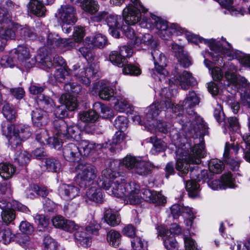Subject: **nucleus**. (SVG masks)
Instances as JSON below:
<instances>
[{"label": "nucleus", "mask_w": 250, "mask_h": 250, "mask_svg": "<svg viewBox=\"0 0 250 250\" xmlns=\"http://www.w3.org/2000/svg\"><path fill=\"white\" fill-rule=\"evenodd\" d=\"M184 35L188 42L197 44L204 42L208 44L211 52L208 54L214 61H219V56L223 55L228 58L229 60L237 59L241 64L244 66L250 67V54H246L238 50L233 49L231 44L222 37L223 43L221 44L215 39H204L191 32L186 31L177 25L172 24L168 26L166 21L157 16V35L163 39L167 40L171 35Z\"/></svg>", "instance_id": "1"}, {"label": "nucleus", "mask_w": 250, "mask_h": 250, "mask_svg": "<svg viewBox=\"0 0 250 250\" xmlns=\"http://www.w3.org/2000/svg\"><path fill=\"white\" fill-rule=\"evenodd\" d=\"M98 186L105 189L108 194L124 198L131 205H137L143 200L155 203L156 192L146 188L141 190L140 186L135 182H126L118 172L106 168L102 171L97 182Z\"/></svg>", "instance_id": "2"}, {"label": "nucleus", "mask_w": 250, "mask_h": 250, "mask_svg": "<svg viewBox=\"0 0 250 250\" xmlns=\"http://www.w3.org/2000/svg\"><path fill=\"white\" fill-rule=\"evenodd\" d=\"M205 153L204 143L202 140L198 144L190 147V150H185L183 148L178 149L176 167L179 171V175L183 177L184 181L185 180L184 176L188 173L189 164H199Z\"/></svg>", "instance_id": "3"}, {"label": "nucleus", "mask_w": 250, "mask_h": 250, "mask_svg": "<svg viewBox=\"0 0 250 250\" xmlns=\"http://www.w3.org/2000/svg\"><path fill=\"white\" fill-rule=\"evenodd\" d=\"M64 89L67 93L61 95L59 101L62 104L57 106L54 110L55 117L60 119L64 118L67 116V110L73 111L77 108V100L71 94H79L82 90V87L80 84L75 83H68L64 85Z\"/></svg>", "instance_id": "4"}, {"label": "nucleus", "mask_w": 250, "mask_h": 250, "mask_svg": "<svg viewBox=\"0 0 250 250\" xmlns=\"http://www.w3.org/2000/svg\"><path fill=\"white\" fill-rule=\"evenodd\" d=\"M146 12V9L142 4H138L137 6L128 4L123 11V20L129 25H134L139 22L141 27L152 29L155 26L156 23V16L151 14V18H143L141 20V12Z\"/></svg>", "instance_id": "5"}, {"label": "nucleus", "mask_w": 250, "mask_h": 250, "mask_svg": "<svg viewBox=\"0 0 250 250\" xmlns=\"http://www.w3.org/2000/svg\"><path fill=\"white\" fill-rule=\"evenodd\" d=\"M2 131L7 139L8 146L11 148L20 146L22 142L31 135L29 127L22 124H8L6 126H2Z\"/></svg>", "instance_id": "6"}, {"label": "nucleus", "mask_w": 250, "mask_h": 250, "mask_svg": "<svg viewBox=\"0 0 250 250\" xmlns=\"http://www.w3.org/2000/svg\"><path fill=\"white\" fill-rule=\"evenodd\" d=\"M76 182L81 188H85L91 185L97 176V170L94 166L88 164H79Z\"/></svg>", "instance_id": "7"}, {"label": "nucleus", "mask_w": 250, "mask_h": 250, "mask_svg": "<svg viewBox=\"0 0 250 250\" xmlns=\"http://www.w3.org/2000/svg\"><path fill=\"white\" fill-rule=\"evenodd\" d=\"M173 78L169 80V84L171 88H173L172 85L179 84L182 89L186 90L189 88L190 86H193L197 83L195 79L192 76V74L187 71L179 72L175 69L173 74Z\"/></svg>", "instance_id": "8"}, {"label": "nucleus", "mask_w": 250, "mask_h": 250, "mask_svg": "<svg viewBox=\"0 0 250 250\" xmlns=\"http://www.w3.org/2000/svg\"><path fill=\"white\" fill-rule=\"evenodd\" d=\"M98 71V67L92 64L85 68L75 66L73 73L78 81L88 86L90 84L92 79L96 77Z\"/></svg>", "instance_id": "9"}, {"label": "nucleus", "mask_w": 250, "mask_h": 250, "mask_svg": "<svg viewBox=\"0 0 250 250\" xmlns=\"http://www.w3.org/2000/svg\"><path fill=\"white\" fill-rule=\"evenodd\" d=\"M170 210L174 219H177L182 215L186 218L187 226H191L194 216L190 208L184 207L179 204H174L171 207Z\"/></svg>", "instance_id": "10"}, {"label": "nucleus", "mask_w": 250, "mask_h": 250, "mask_svg": "<svg viewBox=\"0 0 250 250\" xmlns=\"http://www.w3.org/2000/svg\"><path fill=\"white\" fill-rule=\"evenodd\" d=\"M199 172L197 166L190 167L189 176L191 180H188L186 183V190L188 193L189 196L191 198L196 197L199 194V185L195 181V179H199Z\"/></svg>", "instance_id": "11"}, {"label": "nucleus", "mask_w": 250, "mask_h": 250, "mask_svg": "<svg viewBox=\"0 0 250 250\" xmlns=\"http://www.w3.org/2000/svg\"><path fill=\"white\" fill-rule=\"evenodd\" d=\"M58 17L62 23L73 24L76 21V10L69 4L62 5L58 9Z\"/></svg>", "instance_id": "12"}, {"label": "nucleus", "mask_w": 250, "mask_h": 250, "mask_svg": "<svg viewBox=\"0 0 250 250\" xmlns=\"http://www.w3.org/2000/svg\"><path fill=\"white\" fill-rule=\"evenodd\" d=\"M208 186L213 190L225 189L228 188L235 187L232 174L228 172L222 176L221 180H215L208 183Z\"/></svg>", "instance_id": "13"}, {"label": "nucleus", "mask_w": 250, "mask_h": 250, "mask_svg": "<svg viewBox=\"0 0 250 250\" xmlns=\"http://www.w3.org/2000/svg\"><path fill=\"white\" fill-rule=\"evenodd\" d=\"M123 21L121 16L111 14L107 16L106 21L109 27V32L113 37H119V30L124 26Z\"/></svg>", "instance_id": "14"}, {"label": "nucleus", "mask_w": 250, "mask_h": 250, "mask_svg": "<svg viewBox=\"0 0 250 250\" xmlns=\"http://www.w3.org/2000/svg\"><path fill=\"white\" fill-rule=\"evenodd\" d=\"M93 95L98 94L99 97L104 100H109L114 96V90L102 82L94 83L91 90Z\"/></svg>", "instance_id": "15"}, {"label": "nucleus", "mask_w": 250, "mask_h": 250, "mask_svg": "<svg viewBox=\"0 0 250 250\" xmlns=\"http://www.w3.org/2000/svg\"><path fill=\"white\" fill-rule=\"evenodd\" d=\"M80 148L74 143H70L65 146L62 149L64 158L67 161L79 162L82 157Z\"/></svg>", "instance_id": "16"}, {"label": "nucleus", "mask_w": 250, "mask_h": 250, "mask_svg": "<svg viewBox=\"0 0 250 250\" xmlns=\"http://www.w3.org/2000/svg\"><path fill=\"white\" fill-rule=\"evenodd\" d=\"M239 150V147L237 144H235L234 143L229 144V143H226L225 147L224 157L225 158L226 163L229 165L230 168L233 170H237L240 166V163L237 161H235L229 156L230 153L233 152L236 154Z\"/></svg>", "instance_id": "17"}, {"label": "nucleus", "mask_w": 250, "mask_h": 250, "mask_svg": "<svg viewBox=\"0 0 250 250\" xmlns=\"http://www.w3.org/2000/svg\"><path fill=\"white\" fill-rule=\"evenodd\" d=\"M171 47V51L183 67H188L191 64V59L188 53L184 50L183 46L172 42Z\"/></svg>", "instance_id": "18"}, {"label": "nucleus", "mask_w": 250, "mask_h": 250, "mask_svg": "<svg viewBox=\"0 0 250 250\" xmlns=\"http://www.w3.org/2000/svg\"><path fill=\"white\" fill-rule=\"evenodd\" d=\"M147 110L146 121L144 122V125L148 131L155 134L156 132V104H152L148 107Z\"/></svg>", "instance_id": "19"}, {"label": "nucleus", "mask_w": 250, "mask_h": 250, "mask_svg": "<svg viewBox=\"0 0 250 250\" xmlns=\"http://www.w3.org/2000/svg\"><path fill=\"white\" fill-rule=\"evenodd\" d=\"M58 191L60 195L66 199H72L79 196L80 193L79 188L72 185L65 184L61 185Z\"/></svg>", "instance_id": "20"}, {"label": "nucleus", "mask_w": 250, "mask_h": 250, "mask_svg": "<svg viewBox=\"0 0 250 250\" xmlns=\"http://www.w3.org/2000/svg\"><path fill=\"white\" fill-rule=\"evenodd\" d=\"M12 51L17 61L23 65L28 68L32 66L30 62H27L29 59V51L27 48L23 45H19Z\"/></svg>", "instance_id": "21"}, {"label": "nucleus", "mask_w": 250, "mask_h": 250, "mask_svg": "<svg viewBox=\"0 0 250 250\" xmlns=\"http://www.w3.org/2000/svg\"><path fill=\"white\" fill-rule=\"evenodd\" d=\"M31 115L33 123L37 127L45 125L49 121L46 111L41 108H36L33 110Z\"/></svg>", "instance_id": "22"}, {"label": "nucleus", "mask_w": 250, "mask_h": 250, "mask_svg": "<svg viewBox=\"0 0 250 250\" xmlns=\"http://www.w3.org/2000/svg\"><path fill=\"white\" fill-rule=\"evenodd\" d=\"M199 103V99L196 94L193 91H189L182 104V109L185 110L189 115L194 114L193 107Z\"/></svg>", "instance_id": "23"}, {"label": "nucleus", "mask_w": 250, "mask_h": 250, "mask_svg": "<svg viewBox=\"0 0 250 250\" xmlns=\"http://www.w3.org/2000/svg\"><path fill=\"white\" fill-rule=\"evenodd\" d=\"M85 45L90 47L103 48L107 43L106 37L101 34H97L93 37H87L84 40Z\"/></svg>", "instance_id": "24"}, {"label": "nucleus", "mask_w": 250, "mask_h": 250, "mask_svg": "<svg viewBox=\"0 0 250 250\" xmlns=\"http://www.w3.org/2000/svg\"><path fill=\"white\" fill-rule=\"evenodd\" d=\"M85 196L86 202L88 200L97 204H101L104 201L102 190L96 186H92L88 188L86 192Z\"/></svg>", "instance_id": "25"}, {"label": "nucleus", "mask_w": 250, "mask_h": 250, "mask_svg": "<svg viewBox=\"0 0 250 250\" xmlns=\"http://www.w3.org/2000/svg\"><path fill=\"white\" fill-rule=\"evenodd\" d=\"M191 125V131H193L196 136L204 135L206 130V125L204 122L203 119L199 116L194 115L193 116Z\"/></svg>", "instance_id": "26"}, {"label": "nucleus", "mask_w": 250, "mask_h": 250, "mask_svg": "<svg viewBox=\"0 0 250 250\" xmlns=\"http://www.w3.org/2000/svg\"><path fill=\"white\" fill-rule=\"evenodd\" d=\"M152 168V165L150 163L139 160L132 172L134 174L144 176L149 174Z\"/></svg>", "instance_id": "27"}, {"label": "nucleus", "mask_w": 250, "mask_h": 250, "mask_svg": "<svg viewBox=\"0 0 250 250\" xmlns=\"http://www.w3.org/2000/svg\"><path fill=\"white\" fill-rule=\"evenodd\" d=\"M44 4H46L41 0L30 1L28 6V11L37 16H42L46 11Z\"/></svg>", "instance_id": "28"}, {"label": "nucleus", "mask_w": 250, "mask_h": 250, "mask_svg": "<svg viewBox=\"0 0 250 250\" xmlns=\"http://www.w3.org/2000/svg\"><path fill=\"white\" fill-rule=\"evenodd\" d=\"M79 141L80 151L83 156H89L99 146V144L96 145L86 140H80Z\"/></svg>", "instance_id": "29"}, {"label": "nucleus", "mask_w": 250, "mask_h": 250, "mask_svg": "<svg viewBox=\"0 0 250 250\" xmlns=\"http://www.w3.org/2000/svg\"><path fill=\"white\" fill-rule=\"evenodd\" d=\"M75 242L84 247L90 246L91 236L86 231L82 229L81 230L76 231L74 234Z\"/></svg>", "instance_id": "30"}, {"label": "nucleus", "mask_w": 250, "mask_h": 250, "mask_svg": "<svg viewBox=\"0 0 250 250\" xmlns=\"http://www.w3.org/2000/svg\"><path fill=\"white\" fill-rule=\"evenodd\" d=\"M225 78L228 81V83L226 85L228 86L230 83L239 84L243 87H247L248 85V81L244 77L237 75L234 73L227 72L225 74Z\"/></svg>", "instance_id": "31"}, {"label": "nucleus", "mask_w": 250, "mask_h": 250, "mask_svg": "<svg viewBox=\"0 0 250 250\" xmlns=\"http://www.w3.org/2000/svg\"><path fill=\"white\" fill-rule=\"evenodd\" d=\"M16 170V167L9 163H0V175L3 179H9L13 177Z\"/></svg>", "instance_id": "32"}, {"label": "nucleus", "mask_w": 250, "mask_h": 250, "mask_svg": "<svg viewBox=\"0 0 250 250\" xmlns=\"http://www.w3.org/2000/svg\"><path fill=\"white\" fill-rule=\"evenodd\" d=\"M66 130V135H64L63 137L64 139H73L77 141H79L81 139L82 131L78 125H67Z\"/></svg>", "instance_id": "33"}, {"label": "nucleus", "mask_w": 250, "mask_h": 250, "mask_svg": "<svg viewBox=\"0 0 250 250\" xmlns=\"http://www.w3.org/2000/svg\"><path fill=\"white\" fill-rule=\"evenodd\" d=\"M167 60L165 56L161 53L157 59V75H160L159 80L162 81L168 75L167 71L164 68L167 65Z\"/></svg>", "instance_id": "34"}, {"label": "nucleus", "mask_w": 250, "mask_h": 250, "mask_svg": "<svg viewBox=\"0 0 250 250\" xmlns=\"http://www.w3.org/2000/svg\"><path fill=\"white\" fill-rule=\"evenodd\" d=\"M38 104L42 107L45 111H52L55 106L53 100L50 97L43 94H40L38 97Z\"/></svg>", "instance_id": "35"}, {"label": "nucleus", "mask_w": 250, "mask_h": 250, "mask_svg": "<svg viewBox=\"0 0 250 250\" xmlns=\"http://www.w3.org/2000/svg\"><path fill=\"white\" fill-rule=\"evenodd\" d=\"M121 235L120 232L114 229L107 232L106 240L109 245L116 248L119 246L121 241Z\"/></svg>", "instance_id": "36"}, {"label": "nucleus", "mask_w": 250, "mask_h": 250, "mask_svg": "<svg viewBox=\"0 0 250 250\" xmlns=\"http://www.w3.org/2000/svg\"><path fill=\"white\" fill-rule=\"evenodd\" d=\"M16 29L12 25L0 26V38L7 41L14 39L16 37Z\"/></svg>", "instance_id": "37"}, {"label": "nucleus", "mask_w": 250, "mask_h": 250, "mask_svg": "<svg viewBox=\"0 0 250 250\" xmlns=\"http://www.w3.org/2000/svg\"><path fill=\"white\" fill-rule=\"evenodd\" d=\"M11 14L5 7L0 6V26H9L16 24L12 21Z\"/></svg>", "instance_id": "38"}, {"label": "nucleus", "mask_w": 250, "mask_h": 250, "mask_svg": "<svg viewBox=\"0 0 250 250\" xmlns=\"http://www.w3.org/2000/svg\"><path fill=\"white\" fill-rule=\"evenodd\" d=\"M104 218L106 222L112 227L118 225L120 222L118 214L113 212L111 209H108L105 211Z\"/></svg>", "instance_id": "39"}, {"label": "nucleus", "mask_w": 250, "mask_h": 250, "mask_svg": "<svg viewBox=\"0 0 250 250\" xmlns=\"http://www.w3.org/2000/svg\"><path fill=\"white\" fill-rule=\"evenodd\" d=\"M14 236L11 229L7 227L2 226L0 227V242L4 244H8L11 241Z\"/></svg>", "instance_id": "40"}, {"label": "nucleus", "mask_w": 250, "mask_h": 250, "mask_svg": "<svg viewBox=\"0 0 250 250\" xmlns=\"http://www.w3.org/2000/svg\"><path fill=\"white\" fill-rule=\"evenodd\" d=\"M109 60L114 65L122 67L127 63V60L125 58L120 56V53L117 51L111 52L109 55Z\"/></svg>", "instance_id": "41"}, {"label": "nucleus", "mask_w": 250, "mask_h": 250, "mask_svg": "<svg viewBox=\"0 0 250 250\" xmlns=\"http://www.w3.org/2000/svg\"><path fill=\"white\" fill-rule=\"evenodd\" d=\"M53 126L54 129L56 130V135L60 136L61 137L62 136L64 137V135H66V132H67V124L62 119L55 120L53 123Z\"/></svg>", "instance_id": "42"}, {"label": "nucleus", "mask_w": 250, "mask_h": 250, "mask_svg": "<svg viewBox=\"0 0 250 250\" xmlns=\"http://www.w3.org/2000/svg\"><path fill=\"white\" fill-rule=\"evenodd\" d=\"M69 73L66 68L60 66L55 71L54 76L57 81L63 83L65 81V79L67 80L69 79Z\"/></svg>", "instance_id": "43"}, {"label": "nucleus", "mask_w": 250, "mask_h": 250, "mask_svg": "<svg viewBox=\"0 0 250 250\" xmlns=\"http://www.w3.org/2000/svg\"><path fill=\"white\" fill-rule=\"evenodd\" d=\"M2 113L6 119L10 122L15 121L17 116L15 109L9 104H6L3 106Z\"/></svg>", "instance_id": "44"}, {"label": "nucleus", "mask_w": 250, "mask_h": 250, "mask_svg": "<svg viewBox=\"0 0 250 250\" xmlns=\"http://www.w3.org/2000/svg\"><path fill=\"white\" fill-rule=\"evenodd\" d=\"M81 7L84 11L91 14L95 13L99 9L98 3L94 0H84Z\"/></svg>", "instance_id": "45"}, {"label": "nucleus", "mask_w": 250, "mask_h": 250, "mask_svg": "<svg viewBox=\"0 0 250 250\" xmlns=\"http://www.w3.org/2000/svg\"><path fill=\"white\" fill-rule=\"evenodd\" d=\"M250 132L244 134L242 136L243 140L246 144V148L244 150V158L246 161L250 163V118L249 120Z\"/></svg>", "instance_id": "46"}, {"label": "nucleus", "mask_w": 250, "mask_h": 250, "mask_svg": "<svg viewBox=\"0 0 250 250\" xmlns=\"http://www.w3.org/2000/svg\"><path fill=\"white\" fill-rule=\"evenodd\" d=\"M13 27L16 29V31L19 32L21 36L23 37L24 38H29L33 39L36 36L33 31L27 27H21V25L16 23L13 24Z\"/></svg>", "instance_id": "47"}, {"label": "nucleus", "mask_w": 250, "mask_h": 250, "mask_svg": "<svg viewBox=\"0 0 250 250\" xmlns=\"http://www.w3.org/2000/svg\"><path fill=\"white\" fill-rule=\"evenodd\" d=\"M45 167L48 171L57 172L61 168V164L58 160L51 157L46 159Z\"/></svg>", "instance_id": "48"}, {"label": "nucleus", "mask_w": 250, "mask_h": 250, "mask_svg": "<svg viewBox=\"0 0 250 250\" xmlns=\"http://www.w3.org/2000/svg\"><path fill=\"white\" fill-rule=\"evenodd\" d=\"M79 118L83 122L93 123L97 120L98 116L95 111L91 110L80 113Z\"/></svg>", "instance_id": "49"}, {"label": "nucleus", "mask_w": 250, "mask_h": 250, "mask_svg": "<svg viewBox=\"0 0 250 250\" xmlns=\"http://www.w3.org/2000/svg\"><path fill=\"white\" fill-rule=\"evenodd\" d=\"M125 138V134L122 130L117 131L113 137L112 141H108L106 143L105 147H107V145L111 146V149L113 147V145L117 146L121 144Z\"/></svg>", "instance_id": "50"}, {"label": "nucleus", "mask_w": 250, "mask_h": 250, "mask_svg": "<svg viewBox=\"0 0 250 250\" xmlns=\"http://www.w3.org/2000/svg\"><path fill=\"white\" fill-rule=\"evenodd\" d=\"M17 61L16 56L12 51L10 56L5 55L1 58L0 64L4 67H12L17 64Z\"/></svg>", "instance_id": "51"}, {"label": "nucleus", "mask_w": 250, "mask_h": 250, "mask_svg": "<svg viewBox=\"0 0 250 250\" xmlns=\"http://www.w3.org/2000/svg\"><path fill=\"white\" fill-rule=\"evenodd\" d=\"M62 40L57 34L49 33L47 37V44L53 48L61 47Z\"/></svg>", "instance_id": "52"}, {"label": "nucleus", "mask_w": 250, "mask_h": 250, "mask_svg": "<svg viewBox=\"0 0 250 250\" xmlns=\"http://www.w3.org/2000/svg\"><path fill=\"white\" fill-rule=\"evenodd\" d=\"M208 167L211 172L219 173L224 168V164L218 159H212L208 164Z\"/></svg>", "instance_id": "53"}, {"label": "nucleus", "mask_w": 250, "mask_h": 250, "mask_svg": "<svg viewBox=\"0 0 250 250\" xmlns=\"http://www.w3.org/2000/svg\"><path fill=\"white\" fill-rule=\"evenodd\" d=\"M131 246L134 250H146L147 242L140 237H136L131 240Z\"/></svg>", "instance_id": "54"}, {"label": "nucleus", "mask_w": 250, "mask_h": 250, "mask_svg": "<svg viewBox=\"0 0 250 250\" xmlns=\"http://www.w3.org/2000/svg\"><path fill=\"white\" fill-rule=\"evenodd\" d=\"M123 67V72L125 74L137 76L141 74V69L133 65L125 64Z\"/></svg>", "instance_id": "55"}, {"label": "nucleus", "mask_w": 250, "mask_h": 250, "mask_svg": "<svg viewBox=\"0 0 250 250\" xmlns=\"http://www.w3.org/2000/svg\"><path fill=\"white\" fill-rule=\"evenodd\" d=\"M139 159H137L135 157L127 155L123 159L121 164L127 168L131 169L132 171L135 167V165H136V163H137Z\"/></svg>", "instance_id": "56"}, {"label": "nucleus", "mask_w": 250, "mask_h": 250, "mask_svg": "<svg viewBox=\"0 0 250 250\" xmlns=\"http://www.w3.org/2000/svg\"><path fill=\"white\" fill-rule=\"evenodd\" d=\"M29 191L35 192L37 195L40 196L42 197H46L49 193V190L44 187H39L38 185H34L30 187ZM30 194H33L31 192Z\"/></svg>", "instance_id": "57"}, {"label": "nucleus", "mask_w": 250, "mask_h": 250, "mask_svg": "<svg viewBox=\"0 0 250 250\" xmlns=\"http://www.w3.org/2000/svg\"><path fill=\"white\" fill-rule=\"evenodd\" d=\"M30 159V155L25 151H21L16 153L15 160L21 165H26L29 162Z\"/></svg>", "instance_id": "58"}, {"label": "nucleus", "mask_w": 250, "mask_h": 250, "mask_svg": "<svg viewBox=\"0 0 250 250\" xmlns=\"http://www.w3.org/2000/svg\"><path fill=\"white\" fill-rule=\"evenodd\" d=\"M226 126L230 131L237 132L240 128V125L236 117H229L227 122H225Z\"/></svg>", "instance_id": "59"}, {"label": "nucleus", "mask_w": 250, "mask_h": 250, "mask_svg": "<svg viewBox=\"0 0 250 250\" xmlns=\"http://www.w3.org/2000/svg\"><path fill=\"white\" fill-rule=\"evenodd\" d=\"M36 222L38 223V229L39 231H45L49 222L43 215H37L35 217Z\"/></svg>", "instance_id": "60"}, {"label": "nucleus", "mask_w": 250, "mask_h": 250, "mask_svg": "<svg viewBox=\"0 0 250 250\" xmlns=\"http://www.w3.org/2000/svg\"><path fill=\"white\" fill-rule=\"evenodd\" d=\"M64 138L62 136L60 137L57 135V137H49L47 139V143L56 149H59L62 146V140Z\"/></svg>", "instance_id": "61"}, {"label": "nucleus", "mask_w": 250, "mask_h": 250, "mask_svg": "<svg viewBox=\"0 0 250 250\" xmlns=\"http://www.w3.org/2000/svg\"><path fill=\"white\" fill-rule=\"evenodd\" d=\"M43 244L45 250H57L58 247L56 241L48 235L44 237Z\"/></svg>", "instance_id": "62"}, {"label": "nucleus", "mask_w": 250, "mask_h": 250, "mask_svg": "<svg viewBox=\"0 0 250 250\" xmlns=\"http://www.w3.org/2000/svg\"><path fill=\"white\" fill-rule=\"evenodd\" d=\"M1 216L2 221L6 224L11 223L15 217L14 211L10 209L3 210L1 213Z\"/></svg>", "instance_id": "63"}, {"label": "nucleus", "mask_w": 250, "mask_h": 250, "mask_svg": "<svg viewBox=\"0 0 250 250\" xmlns=\"http://www.w3.org/2000/svg\"><path fill=\"white\" fill-rule=\"evenodd\" d=\"M79 205V202L71 201L64 206V210L66 213L71 215L77 210Z\"/></svg>", "instance_id": "64"}]
</instances>
